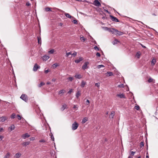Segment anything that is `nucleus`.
I'll return each mask as SVG.
<instances>
[{
  "label": "nucleus",
  "mask_w": 158,
  "mask_h": 158,
  "mask_svg": "<svg viewBox=\"0 0 158 158\" xmlns=\"http://www.w3.org/2000/svg\"><path fill=\"white\" fill-rule=\"evenodd\" d=\"M52 140L53 141L54 140V138L52 134L51 135Z\"/></svg>",
  "instance_id": "47"
},
{
  "label": "nucleus",
  "mask_w": 158,
  "mask_h": 158,
  "mask_svg": "<svg viewBox=\"0 0 158 158\" xmlns=\"http://www.w3.org/2000/svg\"><path fill=\"white\" fill-rule=\"evenodd\" d=\"M26 5L27 6H29L31 5V4L28 2H27L26 3Z\"/></svg>",
  "instance_id": "55"
},
{
  "label": "nucleus",
  "mask_w": 158,
  "mask_h": 158,
  "mask_svg": "<svg viewBox=\"0 0 158 158\" xmlns=\"http://www.w3.org/2000/svg\"><path fill=\"white\" fill-rule=\"evenodd\" d=\"M8 118L6 116H2L0 118V122H4L5 120H7Z\"/></svg>",
  "instance_id": "9"
},
{
  "label": "nucleus",
  "mask_w": 158,
  "mask_h": 158,
  "mask_svg": "<svg viewBox=\"0 0 158 158\" xmlns=\"http://www.w3.org/2000/svg\"><path fill=\"white\" fill-rule=\"evenodd\" d=\"M89 62L88 61L85 62L82 66V68L83 70H85L88 68V65L89 64Z\"/></svg>",
  "instance_id": "6"
},
{
  "label": "nucleus",
  "mask_w": 158,
  "mask_h": 158,
  "mask_svg": "<svg viewBox=\"0 0 158 158\" xmlns=\"http://www.w3.org/2000/svg\"><path fill=\"white\" fill-rule=\"evenodd\" d=\"M95 85L99 87L100 86V84L99 83H96L95 84Z\"/></svg>",
  "instance_id": "53"
},
{
  "label": "nucleus",
  "mask_w": 158,
  "mask_h": 158,
  "mask_svg": "<svg viewBox=\"0 0 158 158\" xmlns=\"http://www.w3.org/2000/svg\"><path fill=\"white\" fill-rule=\"evenodd\" d=\"M4 137L2 135H0V141L2 140V139Z\"/></svg>",
  "instance_id": "56"
},
{
  "label": "nucleus",
  "mask_w": 158,
  "mask_h": 158,
  "mask_svg": "<svg viewBox=\"0 0 158 158\" xmlns=\"http://www.w3.org/2000/svg\"><path fill=\"white\" fill-rule=\"evenodd\" d=\"M16 115L15 113H13L10 116V118L12 119H14L15 118Z\"/></svg>",
  "instance_id": "30"
},
{
  "label": "nucleus",
  "mask_w": 158,
  "mask_h": 158,
  "mask_svg": "<svg viewBox=\"0 0 158 158\" xmlns=\"http://www.w3.org/2000/svg\"><path fill=\"white\" fill-rule=\"evenodd\" d=\"M77 52H75L71 55H72L73 56H75L77 55Z\"/></svg>",
  "instance_id": "45"
},
{
  "label": "nucleus",
  "mask_w": 158,
  "mask_h": 158,
  "mask_svg": "<svg viewBox=\"0 0 158 158\" xmlns=\"http://www.w3.org/2000/svg\"><path fill=\"white\" fill-rule=\"evenodd\" d=\"M64 93V90H60V91L59 94H61Z\"/></svg>",
  "instance_id": "50"
},
{
  "label": "nucleus",
  "mask_w": 158,
  "mask_h": 158,
  "mask_svg": "<svg viewBox=\"0 0 158 158\" xmlns=\"http://www.w3.org/2000/svg\"><path fill=\"white\" fill-rule=\"evenodd\" d=\"M80 40L81 41L84 42L85 40V39L84 37L82 36V37H81Z\"/></svg>",
  "instance_id": "41"
},
{
  "label": "nucleus",
  "mask_w": 158,
  "mask_h": 158,
  "mask_svg": "<svg viewBox=\"0 0 158 158\" xmlns=\"http://www.w3.org/2000/svg\"><path fill=\"white\" fill-rule=\"evenodd\" d=\"M72 89H70L68 92V93H69V94H70L72 92Z\"/></svg>",
  "instance_id": "62"
},
{
  "label": "nucleus",
  "mask_w": 158,
  "mask_h": 158,
  "mask_svg": "<svg viewBox=\"0 0 158 158\" xmlns=\"http://www.w3.org/2000/svg\"><path fill=\"white\" fill-rule=\"evenodd\" d=\"M105 75L107 77H110L113 75V73L112 72L109 71L106 73Z\"/></svg>",
  "instance_id": "10"
},
{
  "label": "nucleus",
  "mask_w": 158,
  "mask_h": 158,
  "mask_svg": "<svg viewBox=\"0 0 158 158\" xmlns=\"http://www.w3.org/2000/svg\"><path fill=\"white\" fill-rule=\"evenodd\" d=\"M49 58L48 56L45 55L43 57V59L44 60L46 61L48 60Z\"/></svg>",
  "instance_id": "20"
},
{
  "label": "nucleus",
  "mask_w": 158,
  "mask_h": 158,
  "mask_svg": "<svg viewBox=\"0 0 158 158\" xmlns=\"http://www.w3.org/2000/svg\"><path fill=\"white\" fill-rule=\"evenodd\" d=\"M144 146V142H141L140 143V146L141 148L143 147Z\"/></svg>",
  "instance_id": "36"
},
{
  "label": "nucleus",
  "mask_w": 158,
  "mask_h": 158,
  "mask_svg": "<svg viewBox=\"0 0 158 158\" xmlns=\"http://www.w3.org/2000/svg\"><path fill=\"white\" fill-rule=\"evenodd\" d=\"M71 52H66V54L65 56L66 57H68L69 55H71Z\"/></svg>",
  "instance_id": "40"
},
{
  "label": "nucleus",
  "mask_w": 158,
  "mask_h": 158,
  "mask_svg": "<svg viewBox=\"0 0 158 158\" xmlns=\"http://www.w3.org/2000/svg\"><path fill=\"white\" fill-rule=\"evenodd\" d=\"M86 102H87V103H86L87 105H88L89 104V103H90L89 101V100H88V99L87 100Z\"/></svg>",
  "instance_id": "58"
},
{
  "label": "nucleus",
  "mask_w": 158,
  "mask_h": 158,
  "mask_svg": "<svg viewBox=\"0 0 158 158\" xmlns=\"http://www.w3.org/2000/svg\"><path fill=\"white\" fill-rule=\"evenodd\" d=\"M83 60V59L81 57H80L78 59L75 60V62L77 63H78L81 61H82Z\"/></svg>",
  "instance_id": "13"
},
{
  "label": "nucleus",
  "mask_w": 158,
  "mask_h": 158,
  "mask_svg": "<svg viewBox=\"0 0 158 158\" xmlns=\"http://www.w3.org/2000/svg\"><path fill=\"white\" fill-rule=\"evenodd\" d=\"M22 137L24 139H26V138H28L30 136V135L28 133H26L23 134L22 135Z\"/></svg>",
  "instance_id": "7"
},
{
  "label": "nucleus",
  "mask_w": 158,
  "mask_h": 158,
  "mask_svg": "<svg viewBox=\"0 0 158 158\" xmlns=\"http://www.w3.org/2000/svg\"><path fill=\"white\" fill-rule=\"evenodd\" d=\"M110 17L111 19L113 21L116 22H119L120 21L116 17L112 15H110Z\"/></svg>",
  "instance_id": "4"
},
{
  "label": "nucleus",
  "mask_w": 158,
  "mask_h": 158,
  "mask_svg": "<svg viewBox=\"0 0 158 158\" xmlns=\"http://www.w3.org/2000/svg\"><path fill=\"white\" fill-rule=\"evenodd\" d=\"M87 120L88 119L86 118H84L82 119V123H85L87 121Z\"/></svg>",
  "instance_id": "25"
},
{
  "label": "nucleus",
  "mask_w": 158,
  "mask_h": 158,
  "mask_svg": "<svg viewBox=\"0 0 158 158\" xmlns=\"http://www.w3.org/2000/svg\"><path fill=\"white\" fill-rule=\"evenodd\" d=\"M66 108V105L65 104H64V105H62L61 109L63 111Z\"/></svg>",
  "instance_id": "27"
},
{
  "label": "nucleus",
  "mask_w": 158,
  "mask_h": 158,
  "mask_svg": "<svg viewBox=\"0 0 158 158\" xmlns=\"http://www.w3.org/2000/svg\"><path fill=\"white\" fill-rule=\"evenodd\" d=\"M68 80H69L70 81H72L73 80V78L72 77H69L67 78Z\"/></svg>",
  "instance_id": "43"
},
{
  "label": "nucleus",
  "mask_w": 158,
  "mask_h": 158,
  "mask_svg": "<svg viewBox=\"0 0 158 158\" xmlns=\"http://www.w3.org/2000/svg\"><path fill=\"white\" fill-rule=\"evenodd\" d=\"M39 142L40 143H44L46 142V141L43 139H42L39 140Z\"/></svg>",
  "instance_id": "44"
},
{
  "label": "nucleus",
  "mask_w": 158,
  "mask_h": 158,
  "mask_svg": "<svg viewBox=\"0 0 158 158\" xmlns=\"http://www.w3.org/2000/svg\"><path fill=\"white\" fill-rule=\"evenodd\" d=\"M118 86L120 87H123V85L122 84L118 85Z\"/></svg>",
  "instance_id": "59"
},
{
  "label": "nucleus",
  "mask_w": 158,
  "mask_h": 158,
  "mask_svg": "<svg viewBox=\"0 0 158 158\" xmlns=\"http://www.w3.org/2000/svg\"><path fill=\"white\" fill-rule=\"evenodd\" d=\"M114 34L118 35H123V32L118 31L116 29H115L114 33Z\"/></svg>",
  "instance_id": "5"
},
{
  "label": "nucleus",
  "mask_w": 158,
  "mask_h": 158,
  "mask_svg": "<svg viewBox=\"0 0 158 158\" xmlns=\"http://www.w3.org/2000/svg\"><path fill=\"white\" fill-rule=\"evenodd\" d=\"M79 126L78 124L76 122H75L72 125V130H75L77 129Z\"/></svg>",
  "instance_id": "1"
},
{
  "label": "nucleus",
  "mask_w": 158,
  "mask_h": 158,
  "mask_svg": "<svg viewBox=\"0 0 158 158\" xmlns=\"http://www.w3.org/2000/svg\"><path fill=\"white\" fill-rule=\"evenodd\" d=\"M141 46H142V48H146V47L145 46L143 45V44H141Z\"/></svg>",
  "instance_id": "63"
},
{
  "label": "nucleus",
  "mask_w": 158,
  "mask_h": 158,
  "mask_svg": "<svg viewBox=\"0 0 158 158\" xmlns=\"http://www.w3.org/2000/svg\"><path fill=\"white\" fill-rule=\"evenodd\" d=\"M20 98L25 102H27L28 100L27 95L24 94H22Z\"/></svg>",
  "instance_id": "3"
},
{
  "label": "nucleus",
  "mask_w": 158,
  "mask_h": 158,
  "mask_svg": "<svg viewBox=\"0 0 158 158\" xmlns=\"http://www.w3.org/2000/svg\"><path fill=\"white\" fill-rule=\"evenodd\" d=\"M153 79H152V78L150 77L148 80V81L149 83L151 82L152 81H153Z\"/></svg>",
  "instance_id": "39"
},
{
  "label": "nucleus",
  "mask_w": 158,
  "mask_h": 158,
  "mask_svg": "<svg viewBox=\"0 0 158 158\" xmlns=\"http://www.w3.org/2000/svg\"><path fill=\"white\" fill-rule=\"evenodd\" d=\"M4 130L2 127H1L0 128V132H2Z\"/></svg>",
  "instance_id": "57"
},
{
  "label": "nucleus",
  "mask_w": 158,
  "mask_h": 158,
  "mask_svg": "<svg viewBox=\"0 0 158 158\" xmlns=\"http://www.w3.org/2000/svg\"><path fill=\"white\" fill-rule=\"evenodd\" d=\"M56 78H53L52 79V81L53 82L56 81Z\"/></svg>",
  "instance_id": "61"
},
{
  "label": "nucleus",
  "mask_w": 158,
  "mask_h": 158,
  "mask_svg": "<svg viewBox=\"0 0 158 158\" xmlns=\"http://www.w3.org/2000/svg\"><path fill=\"white\" fill-rule=\"evenodd\" d=\"M115 29L114 28H108V31L109 32H111L112 34H114V30Z\"/></svg>",
  "instance_id": "14"
},
{
  "label": "nucleus",
  "mask_w": 158,
  "mask_h": 158,
  "mask_svg": "<svg viewBox=\"0 0 158 158\" xmlns=\"http://www.w3.org/2000/svg\"><path fill=\"white\" fill-rule=\"evenodd\" d=\"M78 108V106L77 105H73V108L74 109H75V110H77Z\"/></svg>",
  "instance_id": "29"
},
{
  "label": "nucleus",
  "mask_w": 158,
  "mask_h": 158,
  "mask_svg": "<svg viewBox=\"0 0 158 158\" xmlns=\"http://www.w3.org/2000/svg\"><path fill=\"white\" fill-rule=\"evenodd\" d=\"M49 70L48 69H47L46 70H45L44 72L45 73H47L49 72Z\"/></svg>",
  "instance_id": "60"
},
{
  "label": "nucleus",
  "mask_w": 158,
  "mask_h": 158,
  "mask_svg": "<svg viewBox=\"0 0 158 158\" xmlns=\"http://www.w3.org/2000/svg\"><path fill=\"white\" fill-rule=\"evenodd\" d=\"M96 55L97 56H98V57H100L101 56L100 54L98 52L96 54Z\"/></svg>",
  "instance_id": "52"
},
{
  "label": "nucleus",
  "mask_w": 158,
  "mask_h": 158,
  "mask_svg": "<svg viewBox=\"0 0 158 158\" xmlns=\"http://www.w3.org/2000/svg\"><path fill=\"white\" fill-rule=\"evenodd\" d=\"M135 153V152H134L133 151H131V156H134V155Z\"/></svg>",
  "instance_id": "51"
},
{
  "label": "nucleus",
  "mask_w": 158,
  "mask_h": 158,
  "mask_svg": "<svg viewBox=\"0 0 158 158\" xmlns=\"http://www.w3.org/2000/svg\"><path fill=\"white\" fill-rule=\"evenodd\" d=\"M30 142L26 141L22 143V144L24 146H26L29 144Z\"/></svg>",
  "instance_id": "15"
},
{
  "label": "nucleus",
  "mask_w": 158,
  "mask_h": 158,
  "mask_svg": "<svg viewBox=\"0 0 158 158\" xmlns=\"http://www.w3.org/2000/svg\"><path fill=\"white\" fill-rule=\"evenodd\" d=\"M30 140L31 141H33L35 140V138L34 137H31L30 138Z\"/></svg>",
  "instance_id": "54"
},
{
  "label": "nucleus",
  "mask_w": 158,
  "mask_h": 158,
  "mask_svg": "<svg viewBox=\"0 0 158 158\" xmlns=\"http://www.w3.org/2000/svg\"><path fill=\"white\" fill-rule=\"evenodd\" d=\"M10 156V154L9 152H8L4 156V158H9Z\"/></svg>",
  "instance_id": "24"
},
{
  "label": "nucleus",
  "mask_w": 158,
  "mask_h": 158,
  "mask_svg": "<svg viewBox=\"0 0 158 158\" xmlns=\"http://www.w3.org/2000/svg\"><path fill=\"white\" fill-rule=\"evenodd\" d=\"M104 67V66L102 64L98 65L97 67L98 68V69H100L102 67Z\"/></svg>",
  "instance_id": "38"
},
{
  "label": "nucleus",
  "mask_w": 158,
  "mask_h": 158,
  "mask_svg": "<svg viewBox=\"0 0 158 158\" xmlns=\"http://www.w3.org/2000/svg\"><path fill=\"white\" fill-rule=\"evenodd\" d=\"M45 10L46 11H51L52 10L50 8L47 7H46L45 9Z\"/></svg>",
  "instance_id": "28"
},
{
  "label": "nucleus",
  "mask_w": 158,
  "mask_h": 158,
  "mask_svg": "<svg viewBox=\"0 0 158 158\" xmlns=\"http://www.w3.org/2000/svg\"><path fill=\"white\" fill-rule=\"evenodd\" d=\"M58 66L59 65L55 63L52 65V67L53 68H55Z\"/></svg>",
  "instance_id": "33"
},
{
  "label": "nucleus",
  "mask_w": 158,
  "mask_h": 158,
  "mask_svg": "<svg viewBox=\"0 0 158 158\" xmlns=\"http://www.w3.org/2000/svg\"><path fill=\"white\" fill-rule=\"evenodd\" d=\"M21 156V154L19 153H17L15 154L14 157L16 158H19Z\"/></svg>",
  "instance_id": "18"
},
{
  "label": "nucleus",
  "mask_w": 158,
  "mask_h": 158,
  "mask_svg": "<svg viewBox=\"0 0 158 158\" xmlns=\"http://www.w3.org/2000/svg\"><path fill=\"white\" fill-rule=\"evenodd\" d=\"M83 77V75L80 74H76L75 76V77L76 79H80L81 78Z\"/></svg>",
  "instance_id": "11"
},
{
  "label": "nucleus",
  "mask_w": 158,
  "mask_h": 158,
  "mask_svg": "<svg viewBox=\"0 0 158 158\" xmlns=\"http://www.w3.org/2000/svg\"><path fill=\"white\" fill-rule=\"evenodd\" d=\"M139 106H135V108L137 110H139Z\"/></svg>",
  "instance_id": "46"
},
{
  "label": "nucleus",
  "mask_w": 158,
  "mask_h": 158,
  "mask_svg": "<svg viewBox=\"0 0 158 158\" xmlns=\"http://www.w3.org/2000/svg\"><path fill=\"white\" fill-rule=\"evenodd\" d=\"M17 117L18 119L20 120L21 119V117L19 114H17Z\"/></svg>",
  "instance_id": "48"
},
{
  "label": "nucleus",
  "mask_w": 158,
  "mask_h": 158,
  "mask_svg": "<svg viewBox=\"0 0 158 158\" xmlns=\"http://www.w3.org/2000/svg\"><path fill=\"white\" fill-rule=\"evenodd\" d=\"M140 54L139 53V52H138L136 53L135 54V56L138 58H140Z\"/></svg>",
  "instance_id": "26"
},
{
  "label": "nucleus",
  "mask_w": 158,
  "mask_h": 158,
  "mask_svg": "<svg viewBox=\"0 0 158 158\" xmlns=\"http://www.w3.org/2000/svg\"><path fill=\"white\" fill-rule=\"evenodd\" d=\"M94 49L97 51H99V48H98L97 46H95L94 47Z\"/></svg>",
  "instance_id": "37"
},
{
  "label": "nucleus",
  "mask_w": 158,
  "mask_h": 158,
  "mask_svg": "<svg viewBox=\"0 0 158 158\" xmlns=\"http://www.w3.org/2000/svg\"><path fill=\"white\" fill-rule=\"evenodd\" d=\"M15 126L13 124H12L10 127H9V128L10 129L11 131L14 130L15 129Z\"/></svg>",
  "instance_id": "21"
},
{
  "label": "nucleus",
  "mask_w": 158,
  "mask_h": 158,
  "mask_svg": "<svg viewBox=\"0 0 158 158\" xmlns=\"http://www.w3.org/2000/svg\"><path fill=\"white\" fill-rule=\"evenodd\" d=\"M45 83L43 82H41L40 83L38 87H40L41 86L44 85Z\"/></svg>",
  "instance_id": "31"
},
{
  "label": "nucleus",
  "mask_w": 158,
  "mask_h": 158,
  "mask_svg": "<svg viewBox=\"0 0 158 158\" xmlns=\"http://www.w3.org/2000/svg\"><path fill=\"white\" fill-rule=\"evenodd\" d=\"M118 42H119V41L118 40L116 39H115L112 42V44L113 45H115L117 44Z\"/></svg>",
  "instance_id": "23"
},
{
  "label": "nucleus",
  "mask_w": 158,
  "mask_h": 158,
  "mask_svg": "<svg viewBox=\"0 0 158 158\" xmlns=\"http://www.w3.org/2000/svg\"><path fill=\"white\" fill-rule=\"evenodd\" d=\"M156 62V59L153 58L151 61V64L152 66H154Z\"/></svg>",
  "instance_id": "17"
},
{
  "label": "nucleus",
  "mask_w": 158,
  "mask_h": 158,
  "mask_svg": "<svg viewBox=\"0 0 158 158\" xmlns=\"http://www.w3.org/2000/svg\"><path fill=\"white\" fill-rule=\"evenodd\" d=\"M86 84V83L84 81H81V87H83Z\"/></svg>",
  "instance_id": "22"
},
{
  "label": "nucleus",
  "mask_w": 158,
  "mask_h": 158,
  "mask_svg": "<svg viewBox=\"0 0 158 158\" xmlns=\"http://www.w3.org/2000/svg\"><path fill=\"white\" fill-rule=\"evenodd\" d=\"M102 28L105 31H108V28L107 27H102Z\"/></svg>",
  "instance_id": "49"
},
{
  "label": "nucleus",
  "mask_w": 158,
  "mask_h": 158,
  "mask_svg": "<svg viewBox=\"0 0 158 158\" xmlns=\"http://www.w3.org/2000/svg\"><path fill=\"white\" fill-rule=\"evenodd\" d=\"M114 112H111V113L110 114V117H111L112 118H113V117L114 116Z\"/></svg>",
  "instance_id": "32"
},
{
  "label": "nucleus",
  "mask_w": 158,
  "mask_h": 158,
  "mask_svg": "<svg viewBox=\"0 0 158 158\" xmlns=\"http://www.w3.org/2000/svg\"><path fill=\"white\" fill-rule=\"evenodd\" d=\"M80 95L81 93L80 92V91H78L76 94V97L77 98H78L80 96Z\"/></svg>",
  "instance_id": "19"
},
{
  "label": "nucleus",
  "mask_w": 158,
  "mask_h": 158,
  "mask_svg": "<svg viewBox=\"0 0 158 158\" xmlns=\"http://www.w3.org/2000/svg\"><path fill=\"white\" fill-rule=\"evenodd\" d=\"M73 22L75 24H77L78 23L76 19L73 20Z\"/></svg>",
  "instance_id": "42"
},
{
  "label": "nucleus",
  "mask_w": 158,
  "mask_h": 158,
  "mask_svg": "<svg viewBox=\"0 0 158 158\" xmlns=\"http://www.w3.org/2000/svg\"><path fill=\"white\" fill-rule=\"evenodd\" d=\"M64 15L67 18H74V17L72 16H71L69 13H64Z\"/></svg>",
  "instance_id": "16"
},
{
  "label": "nucleus",
  "mask_w": 158,
  "mask_h": 158,
  "mask_svg": "<svg viewBox=\"0 0 158 158\" xmlns=\"http://www.w3.org/2000/svg\"><path fill=\"white\" fill-rule=\"evenodd\" d=\"M93 4L96 6L99 7L101 6V4L98 0H95Z\"/></svg>",
  "instance_id": "2"
},
{
  "label": "nucleus",
  "mask_w": 158,
  "mask_h": 158,
  "mask_svg": "<svg viewBox=\"0 0 158 158\" xmlns=\"http://www.w3.org/2000/svg\"><path fill=\"white\" fill-rule=\"evenodd\" d=\"M117 96L119 97L120 98H125V97L124 94H117Z\"/></svg>",
  "instance_id": "12"
},
{
  "label": "nucleus",
  "mask_w": 158,
  "mask_h": 158,
  "mask_svg": "<svg viewBox=\"0 0 158 158\" xmlns=\"http://www.w3.org/2000/svg\"><path fill=\"white\" fill-rule=\"evenodd\" d=\"M54 52V49H52L48 52V53L50 54H52Z\"/></svg>",
  "instance_id": "35"
},
{
  "label": "nucleus",
  "mask_w": 158,
  "mask_h": 158,
  "mask_svg": "<svg viewBox=\"0 0 158 158\" xmlns=\"http://www.w3.org/2000/svg\"><path fill=\"white\" fill-rule=\"evenodd\" d=\"M40 67L38 66L37 64H35L33 69V71H37L38 69H39Z\"/></svg>",
  "instance_id": "8"
},
{
  "label": "nucleus",
  "mask_w": 158,
  "mask_h": 158,
  "mask_svg": "<svg viewBox=\"0 0 158 158\" xmlns=\"http://www.w3.org/2000/svg\"><path fill=\"white\" fill-rule=\"evenodd\" d=\"M38 42L39 44H41V39L40 37H38Z\"/></svg>",
  "instance_id": "34"
},
{
  "label": "nucleus",
  "mask_w": 158,
  "mask_h": 158,
  "mask_svg": "<svg viewBox=\"0 0 158 158\" xmlns=\"http://www.w3.org/2000/svg\"><path fill=\"white\" fill-rule=\"evenodd\" d=\"M104 10L107 13H109V11L107 10H106V9H104Z\"/></svg>",
  "instance_id": "64"
}]
</instances>
